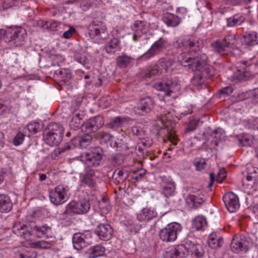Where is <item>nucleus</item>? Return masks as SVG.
I'll return each instance as SVG.
<instances>
[{
	"instance_id": "nucleus-40",
	"label": "nucleus",
	"mask_w": 258,
	"mask_h": 258,
	"mask_svg": "<svg viewBox=\"0 0 258 258\" xmlns=\"http://www.w3.org/2000/svg\"><path fill=\"white\" fill-rule=\"evenodd\" d=\"M82 114L76 113L73 116L71 121L69 122L70 128L73 130H76L81 124V120L82 119Z\"/></svg>"
},
{
	"instance_id": "nucleus-36",
	"label": "nucleus",
	"mask_w": 258,
	"mask_h": 258,
	"mask_svg": "<svg viewBox=\"0 0 258 258\" xmlns=\"http://www.w3.org/2000/svg\"><path fill=\"white\" fill-rule=\"evenodd\" d=\"M105 251V248L100 245H97L91 247L88 250V253L90 255V258H95L103 255Z\"/></svg>"
},
{
	"instance_id": "nucleus-42",
	"label": "nucleus",
	"mask_w": 258,
	"mask_h": 258,
	"mask_svg": "<svg viewBox=\"0 0 258 258\" xmlns=\"http://www.w3.org/2000/svg\"><path fill=\"white\" fill-rule=\"evenodd\" d=\"M27 129L31 134H35L41 130V126L38 122H32L27 125Z\"/></svg>"
},
{
	"instance_id": "nucleus-46",
	"label": "nucleus",
	"mask_w": 258,
	"mask_h": 258,
	"mask_svg": "<svg viewBox=\"0 0 258 258\" xmlns=\"http://www.w3.org/2000/svg\"><path fill=\"white\" fill-rule=\"evenodd\" d=\"M159 67L155 66L153 67L152 68H151L149 72L146 74V77L147 78H150L152 76L158 75L159 74H161L162 73V70H159Z\"/></svg>"
},
{
	"instance_id": "nucleus-56",
	"label": "nucleus",
	"mask_w": 258,
	"mask_h": 258,
	"mask_svg": "<svg viewBox=\"0 0 258 258\" xmlns=\"http://www.w3.org/2000/svg\"><path fill=\"white\" fill-rule=\"evenodd\" d=\"M110 103L108 102V98L107 97H102L99 100V105L103 108H106L109 106Z\"/></svg>"
},
{
	"instance_id": "nucleus-10",
	"label": "nucleus",
	"mask_w": 258,
	"mask_h": 258,
	"mask_svg": "<svg viewBox=\"0 0 258 258\" xmlns=\"http://www.w3.org/2000/svg\"><path fill=\"white\" fill-rule=\"evenodd\" d=\"M90 209V205L88 201H73L66 206V212L69 215L83 214L87 213Z\"/></svg>"
},
{
	"instance_id": "nucleus-29",
	"label": "nucleus",
	"mask_w": 258,
	"mask_h": 258,
	"mask_svg": "<svg viewBox=\"0 0 258 258\" xmlns=\"http://www.w3.org/2000/svg\"><path fill=\"white\" fill-rule=\"evenodd\" d=\"M176 185L171 181H164L162 184V194L166 197H169L174 195Z\"/></svg>"
},
{
	"instance_id": "nucleus-3",
	"label": "nucleus",
	"mask_w": 258,
	"mask_h": 258,
	"mask_svg": "<svg viewBox=\"0 0 258 258\" xmlns=\"http://www.w3.org/2000/svg\"><path fill=\"white\" fill-rule=\"evenodd\" d=\"M104 124L103 117L100 116L90 118L82 126V130L86 135L82 138H75L72 140V143L75 147H86L90 143L92 137L89 135L91 133L96 132Z\"/></svg>"
},
{
	"instance_id": "nucleus-49",
	"label": "nucleus",
	"mask_w": 258,
	"mask_h": 258,
	"mask_svg": "<svg viewBox=\"0 0 258 258\" xmlns=\"http://www.w3.org/2000/svg\"><path fill=\"white\" fill-rule=\"evenodd\" d=\"M226 177V171L224 168L219 169V172L216 178V181L219 183H221Z\"/></svg>"
},
{
	"instance_id": "nucleus-35",
	"label": "nucleus",
	"mask_w": 258,
	"mask_h": 258,
	"mask_svg": "<svg viewBox=\"0 0 258 258\" xmlns=\"http://www.w3.org/2000/svg\"><path fill=\"white\" fill-rule=\"evenodd\" d=\"M98 138L102 140V142H104L105 143L110 142V146L114 147L120 144L122 140V139H120V140H117V141H115L113 143V140L114 138L110 134L104 132L98 133Z\"/></svg>"
},
{
	"instance_id": "nucleus-61",
	"label": "nucleus",
	"mask_w": 258,
	"mask_h": 258,
	"mask_svg": "<svg viewBox=\"0 0 258 258\" xmlns=\"http://www.w3.org/2000/svg\"><path fill=\"white\" fill-rule=\"evenodd\" d=\"M252 212L255 218L258 219V205H255L252 208Z\"/></svg>"
},
{
	"instance_id": "nucleus-48",
	"label": "nucleus",
	"mask_w": 258,
	"mask_h": 258,
	"mask_svg": "<svg viewBox=\"0 0 258 258\" xmlns=\"http://www.w3.org/2000/svg\"><path fill=\"white\" fill-rule=\"evenodd\" d=\"M25 136L21 133H18L15 136L13 143L15 146H19L22 144L24 141Z\"/></svg>"
},
{
	"instance_id": "nucleus-19",
	"label": "nucleus",
	"mask_w": 258,
	"mask_h": 258,
	"mask_svg": "<svg viewBox=\"0 0 258 258\" xmlns=\"http://www.w3.org/2000/svg\"><path fill=\"white\" fill-rule=\"evenodd\" d=\"M155 101L149 97H145L141 99L135 109L136 113L144 115L149 112L153 108Z\"/></svg>"
},
{
	"instance_id": "nucleus-14",
	"label": "nucleus",
	"mask_w": 258,
	"mask_h": 258,
	"mask_svg": "<svg viewBox=\"0 0 258 258\" xmlns=\"http://www.w3.org/2000/svg\"><path fill=\"white\" fill-rule=\"evenodd\" d=\"M74 247L77 250L81 249L92 243V235L89 231L77 233L73 237Z\"/></svg>"
},
{
	"instance_id": "nucleus-52",
	"label": "nucleus",
	"mask_w": 258,
	"mask_h": 258,
	"mask_svg": "<svg viewBox=\"0 0 258 258\" xmlns=\"http://www.w3.org/2000/svg\"><path fill=\"white\" fill-rule=\"evenodd\" d=\"M233 92V89L231 86H228L226 87L223 89H222L220 91V95L221 97L223 95L224 96H228L231 94Z\"/></svg>"
},
{
	"instance_id": "nucleus-64",
	"label": "nucleus",
	"mask_w": 258,
	"mask_h": 258,
	"mask_svg": "<svg viewBox=\"0 0 258 258\" xmlns=\"http://www.w3.org/2000/svg\"><path fill=\"white\" fill-rule=\"evenodd\" d=\"M80 7L83 10L86 11L90 7V5L88 3H86V4H84L83 3H82Z\"/></svg>"
},
{
	"instance_id": "nucleus-44",
	"label": "nucleus",
	"mask_w": 258,
	"mask_h": 258,
	"mask_svg": "<svg viewBox=\"0 0 258 258\" xmlns=\"http://www.w3.org/2000/svg\"><path fill=\"white\" fill-rule=\"evenodd\" d=\"M132 58L126 55L119 56L117 58L118 66L121 68L126 67L131 61Z\"/></svg>"
},
{
	"instance_id": "nucleus-57",
	"label": "nucleus",
	"mask_w": 258,
	"mask_h": 258,
	"mask_svg": "<svg viewBox=\"0 0 258 258\" xmlns=\"http://www.w3.org/2000/svg\"><path fill=\"white\" fill-rule=\"evenodd\" d=\"M233 17L234 18V20L236 21V24H238V25L242 23L245 20L244 16L240 14L235 15Z\"/></svg>"
},
{
	"instance_id": "nucleus-8",
	"label": "nucleus",
	"mask_w": 258,
	"mask_h": 258,
	"mask_svg": "<svg viewBox=\"0 0 258 258\" xmlns=\"http://www.w3.org/2000/svg\"><path fill=\"white\" fill-rule=\"evenodd\" d=\"M181 230L182 227L180 224L176 222L170 223L160 230V238L165 242L174 241Z\"/></svg>"
},
{
	"instance_id": "nucleus-2",
	"label": "nucleus",
	"mask_w": 258,
	"mask_h": 258,
	"mask_svg": "<svg viewBox=\"0 0 258 258\" xmlns=\"http://www.w3.org/2000/svg\"><path fill=\"white\" fill-rule=\"evenodd\" d=\"M13 232L21 238H25L28 234L33 235L34 238H48L51 231V227L43 225L42 226H30L23 222H18L15 224L13 228Z\"/></svg>"
},
{
	"instance_id": "nucleus-4",
	"label": "nucleus",
	"mask_w": 258,
	"mask_h": 258,
	"mask_svg": "<svg viewBox=\"0 0 258 258\" xmlns=\"http://www.w3.org/2000/svg\"><path fill=\"white\" fill-rule=\"evenodd\" d=\"M63 132V128L60 124L50 123L44 131V141L50 146H56L61 141Z\"/></svg>"
},
{
	"instance_id": "nucleus-17",
	"label": "nucleus",
	"mask_w": 258,
	"mask_h": 258,
	"mask_svg": "<svg viewBox=\"0 0 258 258\" xmlns=\"http://www.w3.org/2000/svg\"><path fill=\"white\" fill-rule=\"evenodd\" d=\"M258 183V168L249 166L247 168V176L243 181V185L246 189L254 187Z\"/></svg>"
},
{
	"instance_id": "nucleus-37",
	"label": "nucleus",
	"mask_w": 258,
	"mask_h": 258,
	"mask_svg": "<svg viewBox=\"0 0 258 258\" xmlns=\"http://www.w3.org/2000/svg\"><path fill=\"white\" fill-rule=\"evenodd\" d=\"M98 207L101 214H106L111 210V206L108 200L104 197H102L101 200H98Z\"/></svg>"
},
{
	"instance_id": "nucleus-7",
	"label": "nucleus",
	"mask_w": 258,
	"mask_h": 258,
	"mask_svg": "<svg viewBox=\"0 0 258 258\" xmlns=\"http://www.w3.org/2000/svg\"><path fill=\"white\" fill-rule=\"evenodd\" d=\"M236 42L235 36L233 34H230L225 37L222 42L217 41L212 43L215 51L221 54H224V51L228 49L233 48L231 52L235 55L240 54V50L238 48L234 49L233 46Z\"/></svg>"
},
{
	"instance_id": "nucleus-41",
	"label": "nucleus",
	"mask_w": 258,
	"mask_h": 258,
	"mask_svg": "<svg viewBox=\"0 0 258 258\" xmlns=\"http://www.w3.org/2000/svg\"><path fill=\"white\" fill-rule=\"evenodd\" d=\"M253 138L252 136L246 134H243L240 135L239 137V141L241 146H249L253 142Z\"/></svg>"
},
{
	"instance_id": "nucleus-43",
	"label": "nucleus",
	"mask_w": 258,
	"mask_h": 258,
	"mask_svg": "<svg viewBox=\"0 0 258 258\" xmlns=\"http://www.w3.org/2000/svg\"><path fill=\"white\" fill-rule=\"evenodd\" d=\"M36 253L33 251L22 252L18 250L15 255L16 258H36Z\"/></svg>"
},
{
	"instance_id": "nucleus-27",
	"label": "nucleus",
	"mask_w": 258,
	"mask_h": 258,
	"mask_svg": "<svg viewBox=\"0 0 258 258\" xmlns=\"http://www.w3.org/2000/svg\"><path fill=\"white\" fill-rule=\"evenodd\" d=\"M13 208V203L10 198L7 195H0V212L8 213Z\"/></svg>"
},
{
	"instance_id": "nucleus-34",
	"label": "nucleus",
	"mask_w": 258,
	"mask_h": 258,
	"mask_svg": "<svg viewBox=\"0 0 258 258\" xmlns=\"http://www.w3.org/2000/svg\"><path fill=\"white\" fill-rule=\"evenodd\" d=\"M207 222L206 218L202 216L196 217L192 221V229L194 230H201L206 227Z\"/></svg>"
},
{
	"instance_id": "nucleus-16",
	"label": "nucleus",
	"mask_w": 258,
	"mask_h": 258,
	"mask_svg": "<svg viewBox=\"0 0 258 258\" xmlns=\"http://www.w3.org/2000/svg\"><path fill=\"white\" fill-rule=\"evenodd\" d=\"M24 241L23 243L26 246L38 248V249H48L51 247L52 245V242L47 241L45 240L36 241L34 238V236L30 233L28 234L25 238H22Z\"/></svg>"
},
{
	"instance_id": "nucleus-63",
	"label": "nucleus",
	"mask_w": 258,
	"mask_h": 258,
	"mask_svg": "<svg viewBox=\"0 0 258 258\" xmlns=\"http://www.w3.org/2000/svg\"><path fill=\"white\" fill-rule=\"evenodd\" d=\"M14 5H15V3L13 1L10 3H7V2H5L4 5V8L8 9V8L13 7Z\"/></svg>"
},
{
	"instance_id": "nucleus-15",
	"label": "nucleus",
	"mask_w": 258,
	"mask_h": 258,
	"mask_svg": "<svg viewBox=\"0 0 258 258\" xmlns=\"http://www.w3.org/2000/svg\"><path fill=\"white\" fill-rule=\"evenodd\" d=\"M248 62H237L236 64L237 72L235 73V76L239 80L243 79L244 78L249 77L251 75L252 72L251 70L258 67V61L254 64H250ZM255 73H258V71L254 72Z\"/></svg>"
},
{
	"instance_id": "nucleus-1",
	"label": "nucleus",
	"mask_w": 258,
	"mask_h": 258,
	"mask_svg": "<svg viewBox=\"0 0 258 258\" xmlns=\"http://www.w3.org/2000/svg\"><path fill=\"white\" fill-rule=\"evenodd\" d=\"M177 43L181 44V45L179 44L178 47L183 51L178 56V62L182 66L189 67L192 71L196 72L191 80L192 85L196 86L202 85L205 81L204 76L205 74L210 73L207 66V55L203 53L192 57L194 54H192V51L195 53L200 48L190 39L179 40L175 44V46Z\"/></svg>"
},
{
	"instance_id": "nucleus-45",
	"label": "nucleus",
	"mask_w": 258,
	"mask_h": 258,
	"mask_svg": "<svg viewBox=\"0 0 258 258\" xmlns=\"http://www.w3.org/2000/svg\"><path fill=\"white\" fill-rule=\"evenodd\" d=\"M194 165L197 171H202L206 167L205 160L203 158L196 159L194 161Z\"/></svg>"
},
{
	"instance_id": "nucleus-38",
	"label": "nucleus",
	"mask_w": 258,
	"mask_h": 258,
	"mask_svg": "<svg viewBox=\"0 0 258 258\" xmlns=\"http://www.w3.org/2000/svg\"><path fill=\"white\" fill-rule=\"evenodd\" d=\"M163 19L164 23L169 26H176L179 23L178 18L170 13H166Z\"/></svg>"
},
{
	"instance_id": "nucleus-55",
	"label": "nucleus",
	"mask_w": 258,
	"mask_h": 258,
	"mask_svg": "<svg viewBox=\"0 0 258 258\" xmlns=\"http://www.w3.org/2000/svg\"><path fill=\"white\" fill-rule=\"evenodd\" d=\"M169 140L174 145H176L178 143V138L174 132H171L168 135Z\"/></svg>"
},
{
	"instance_id": "nucleus-51",
	"label": "nucleus",
	"mask_w": 258,
	"mask_h": 258,
	"mask_svg": "<svg viewBox=\"0 0 258 258\" xmlns=\"http://www.w3.org/2000/svg\"><path fill=\"white\" fill-rule=\"evenodd\" d=\"M123 31V29L122 28H114L113 29V30L112 31V37L113 38H119V37H120L122 35H121V33Z\"/></svg>"
},
{
	"instance_id": "nucleus-30",
	"label": "nucleus",
	"mask_w": 258,
	"mask_h": 258,
	"mask_svg": "<svg viewBox=\"0 0 258 258\" xmlns=\"http://www.w3.org/2000/svg\"><path fill=\"white\" fill-rule=\"evenodd\" d=\"M187 247L191 255L196 257L199 258L203 256L204 250L202 246L197 243L190 242L187 244Z\"/></svg>"
},
{
	"instance_id": "nucleus-5",
	"label": "nucleus",
	"mask_w": 258,
	"mask_h": 258,
	"mask_svg": "<svg viewBox=\"0 0 258 258\" xmlns=\"http://www.w3.org/2000/svg\"><path fill=\"white\" fill-rule=\"evenodd\" d=\"M26 35L25 30L22 27H15L7 30L0 29V40L5 37L6 41H14L16 46L21 44Z\"/></svg>"
},
{
	"instance_id": "nucleus-47",
	"label": "nucleus",
	"mask_w": 258,
	"mask_h": 258,
	"mask_svg": "<svg viewBox=\"0 0 258 258\" xmlns=\"http://www.w3.org/2000/svg\"><path fill=\"white\" fill-rule=\"evenodd\" d=\"M173 63L170 60H161L160 62V66L162 67V70H164L165 72L169 70L173 69Z\"/></svg>"
},
{
	"instance_id": "nucleus-6",
	"label": "nucleus",
	"mask_w": 258,
	"mask_h": 258,
	"mask_svg": "<svg viewBox=\"0 0 258 258\" xmlns=\"http://www.w3.org/2000/svg\"><path fill=\"white\" fill-rule=\"evenodd\" d=\"M152 86L156 90L162 91L161 95L175 97L176 93L180 90V85L176 82L170 81L163 82L162 81L157 80L152 83Z\"/></svg>"
},
{
	"instance_id": "nucleus-54",
	"label": "nucleus",
	"mask_w": 258,
	"mask_h": 258,
	"mask_svg": "<svg viewBox=\"0 0 258 258\" xmlns=\"http://www.w3.org/2000/svg\"><path fill=\"white\" fill-rule=\"evenodd\" d=\"M60 24V23L58 22L55 21H51L48 23V28L47 29L50 31H55Z\"/></svg>"
},
{
	"instance_id": "nucleus-50",
	"label": "nucleus",
	"mask_w": 258,
	"mask_h": 258,
	"mask_svg": "<svg viewBox=\"0 0 258 258\" xmlns=\"http://www.w3.org/2000/svg\"><path fill=\"white\" fill-rule=\"evenodd\" d=\"M198 120H193L189 122L188 126L185 131V133H187L189 132L194 131L197 127L198 124Z\"/></svg>"
},
{
	"instance_id": "nucleus-33",
	"label": "nucleus",
	"mask_w": 258,
	"mask_h": 258,
	"mask_svg": "<svg viewBox=\"0 0 258 258\" xmlns=\"http://www.w3.org/2000/svg\"><path fill=\"white\" fill-rule=\"evenodd\" d=\"M132 121V120H130V119L127 117H116L113 119L110 122V126L113 128L126 126H127Z\"/></svg>"
},
{
	"instance_id": "nucleus-58",
	"label": "nucleus",
	"mask_w": 258,
	"mask_h": 258,
	"mask_svg": "<svg viewBox=\"0 0 258 258\" xmlns=\"http://www.w3.org/2000/svg\"><path fill=\"white\" fill-rule=\"evenodd\" d=\"M75 32V29L73 27H70L69 30L65 31L63 34V36L64 38H70L72 36L73 34Z\"/></svg>"
},
{
	"instance_id": "nucleus-26",
	"label": "nucleus",
	"mask_w": 258,
	"mask_h": 258,
	"mask_svg": "<svg viewBox=\"0 0 258 258\" xmlns=\"http://www.w3.org/2000/svg\"><path fill=\"white\" fill-rule=\"evenodd\" d=\"M156 212L148 208H143L137 215V219L139 221H148L156 217Z\"/></svg>"
},
{
	"instance_id": "nucleus-12",
	"label": "nucleus",
	"mask_w": 258,
	"mask_h": 258,
	"mask_svg": "<svg viewBox=\"0 0 258 258\" xmlns=\"http://www.w3.org/2000/svg\"><path fill=\"white\" fill-rule=\"evenodd\" d=\"M106 26L100 22H93L88 27L91 38L99 41L106 38L107 36Z\"/></svg>"
},
{
	"instance_id": "nucleus-9",
	"label": "nucleus",
	"mask_w": 258,
	"mask_h": 258,
	"mask_svg": "<svg viewBox=\"0 0 258 258\" xmlns=\"http://www.w3.org/2000/svg\"><path fill=\"white\" fill-rule=\"evenodd\" d=\"M80 160L88 166L99 165L102 158V151L99 147H95L81 154Z\"/></svg>"
},
{
	"instance_id": "nucleus-23",
	"label": "nucleus",
	"mask_w": 258,
	"mask_h": 258,
	"mask_svg": "<svg viewBox=\"0 0 258 258\" xmlns=\"http://www.w3.org/2000/svg\"><path fill=\"white\" fill-rule=\"evenodd\" d=\"M165 41L162 38H160L152 45L150 49L147 52L143 55V58L148 59L158 54L165 47Z\"/></svg>"
},
{
	"instance_id": "nucleus-28",
	"label": "nucleus",
	"mask_w": 258,
	"mask_h": 258,
	"mask_svg": "<svg viewBox=\"0 0 258 258\" xmlns=\"http://www.w3.org/2000/svg\"><path fill=\"white\" fill-rule=\"evenodd\" d=\"M223 243V239L219 233L213 232L209 236L208 244L212 248L216 249L220 247Z\"/></svg>"
},
{
	"instance_id": "nucleus-20",
	"label": "nucleus",
	"mask_w": 258,
	"mask_h": 258,
	"mask_svg": "<svg viewBox=\"0 0 258 258\" xmlns=\"http://www.w3.org/2000/svg\"><path fill=\"white\" fill-rule=\"evenodd\" d=\"M95 232L99 238L103 240H108L112 237L113 231L109 224H101L96 228Z\"/></svg>"
},
{
	"instance_id": "nucleus-39",
	"label": "nucleus",
	"mask_w": 258,
	"mask_h": 258,
	"mask_svg": "<svg viewBox=\"0 0 258 258\" xmlns=\"http://www.w3.org/2000/svg\"><path fill=\"white\" fill-rule=\"evenodd\" d=\"M94 172L93 170L90 169L85 174L81 179L82 184H85L89 186H92L94 185Z\"/></svg>"
},
{
	"instance_id": "nucleus-32",
	"label": "nucleus",
	"mask_w": 258,
	"mask_h": 258,
	"mask_svg": "<svg viewBox=\"0 0 258 258\" xmlns=\"http://www.w3.org/2000/svg\"><path fill=\"white\" fill-rule=\"evenodd\" d=\"M105 49L108 53H113L121 49L119 41L117 38H113L105 45Z\"/></svg>"
},
{
	"instance_id": "nucleus-11",
	"label": "nucleus",
	"mask_w": 258,
	"mask_h": 258,
	"mask_svg": "<svg viewBox=\"0 0 258 258\" xmlns=\"http://www.w3.org/2000/svg\"><path fill=\"white\" fill-rule=\"evenodd\" d=\"M67 189L63 185H58L49 192V199L51 203L56 206L64 203L69 197Z\"/></svg>"
},
{
	"instance_id": "nucleus-24",
	"label": "nucleus",
	"mask_w": 258,
	"mask_h": 258,
	"mask_svg": "<svg viewBox=\"0 0 258 258\" xmlns=\"http://www.w3.org/2000/svg\"><path fill=\"white\" fill-rule=\"evenodd\" d=\"M247 242L243 237H234L231 243V249L235 253L240 251H245L248 249Z\"/></svg>"
},
{
	"instance_id": "nucleus-25",
	"label": "nucleus",
	"mask_w": 258,
	"mask_h": 258,
	"mask_svg": "<svg viewBox=\"0 0 258 258\" xmlns=\"http://www.w3.org/2000/svg\"><path fill=\"white\" fill-rule=\"evenodd\" d=\"M170 254H173L175 258H186L189 254V251L186 246L180 244L176 245L170 251L166 252L165 257L168 258Z\"/></svg>"
},
{
	"instance_id": "nucleus-31",
	"label": "nucleus",
	"mask_w": 258,
	"mask_h": 258,
	"mask_svg": "<svg viewBox=\"0 0 258 258\" xmlns=\"http://www.w3.org/2000/svg\"><path fill=\"white\" fill-rule=\"evenodd\" d=\"M242 43L246 45H254L258 44V34L255 32L246 33L242 38Z\"/></svg>"
},
{
	"instance_id": "nucleus-18",
	"label": "nucleus",
	"mask_w": 258,
	"mask_h": 258,
	"mask_svg": "<svg viewBox=\"0 0 258 258\" xmlns=\"http://www.w3.org/2000/svg\"><path fill=\"white\" fill-rule=\"evenodd\" d=\"M225 205L230 213H234L239 209L240 204L236 195L232 192L226 193L223 197Z\"/></svg>"
},
{
	"instance_id": "nucleus-60",
	"label": "nucleus",
	"mask_w": 258,
	"mask_h": 258,
	"mask_svg": "<svg viewBox=\"0 0 258 258\" xmlns=\"http://www.w3.org/2000/svg\"><path fill=\"white\" fill-rule=\"evenodd\" d=\"M37 24L44 29L48 28V23L43 20L38 21Z\"/></svg>"
},
{
	"instance_id": "nucleus-22",
	"label": "nucleus",
	"mask_w": 258,
	"mask_h": 258,
	"mask_svg": "<svg viewBox=\"0 0 258 258\" xmlns=\"http://www.w3.org/2000/svg\"><path fill=\"white\" fill-rule=\"evenodd\" d=\"M203 196L201 190L193 191L186 197V202L190 207H198L204 201Z\"/></svg>"
},
{
	"instance_id": "nucleus-59",
	"label": "nucleus",
	"mask_w": 258,
	"mask_h": 258,
	"mask_svg": "<svg viewBox=\"0 0 258 258\" xmlns=\"http://www.w3.org/2000/svg\"><path fill=\"white\" fill-rule=\"evenodd\" d=\"M5 142V135L3 132H0V149L4 147Z\"/></svg>"
},
{
	"instance_id": "nucleus-21",
	"label": "nucleus",
	"mask_w": 258,
	"mask_h": 258,
	"mask_svg": "<svg viewBox=\"0 0 258 258\" xmlns=\"http://www.w3.org/2000/svg\"><path fill=\"white\" fill-rule=\"evenodd\" d=\"M134 31L133 40L136 41L142 34L146 33L148 31V25L142 21H136L131 26Z\"/></svg>"
},
{
	"instance_id": "nucleus-62",
	"label": "nucleus",
	"mask_w": 258,
	"mask_h": 258,
	"mask_svg": "<svg viewBox=\"0 0 258 258\" xmlns=\"http://www.w3.org/2000/svg\"><path fill=\"white\" fill-rule=\"evenodd\" d=\"M7 107L3 103L0 102V115L3 114L7 112Z\"/></svg>"
},
{
	"instance_id": "nucleus-13",
	"label": "nucleus",
	"mask_w": 258,
	"mask_h": 258,
	"mask_svg": "<svg viewBox=\"0 0 258 258\" xmlns=\"http://www.w3.org/2000/svg\"><path fill=\"white\" fill-rule=\"evenodd\" d=\"M173 110L168 111L167 112H164L157 117V122L160 128H172L175 125L177 120L179 119L177 116H173Z\"/></svg>"
},
{
	"instance_id": "nucleus-53",
	"label": "nucleus",
	"mask_w": 258,
	"mask_h": 258,
	"mask_svg": "<svg viewBox=\"0 0 258 258\" xmlns=\"http://www.w3.org/2000/svg\"><path fill=\"white\" fill-rule=\"evenodd\" d=\"M214 135V137L217 139L218 140H221L224 137V132L221 129H218L215 131L213 134V136Z\"/></svg>"
}]
</instances>
